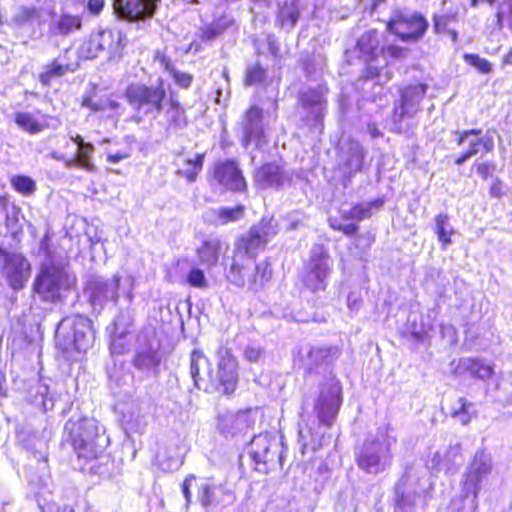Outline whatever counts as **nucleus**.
Returning <instances> with one entry per match:
<instances>
[{"label": "nucleus", "instance_id": "5701e85b", "mask_svg": "<svg viewBox=\"0 0 512 512\" xmlns=\"http://www.w3.org/2000/svg\"><path fill=\"white\" fill-rule=\"evenodd\" d=\"M242 143L245 148L250 143L258 144L264 137L263 113L257 106H251L241 120Z\"/></svg>", "mask_w": 512, "mask_h": 512}, {"label": "nucleus", "instance_id": "20e7f679", "mask_svg": "<svg viewBox=\"0 0 512 512\" xmlns=\"http://www.w3.org/2000/svg\"><path fill=\"white\" fill-rule=\"evenodd\" d=\"M56 345L70 360H77L78 355L85 353L93 344L94 332L91 321L82 315L64 318L56 329Z\"/></svg>", "mask_w": 512, "mask_h": 512}, {"label": "nucleus", "instance_id": "4c0bfd02", "mask_svg": "<svg viewBox=\"0 0 512 512\" xmlns=\"http://www.w3.org/2000/svg\"><path fill=\"white\" fill-rule=\"evenodd\" d=\"M205 154H196L193 158L184 160L183 166L178 170V174L192 183L196 181L198 174L202 171Z\"/></svg>", "mask_w": 512, "mask_h": 512}, {"label": "nucleus", "instance_id": "052dcab7", "mask_svg": "<svg viewBox=\"0 0 512 512\" xmlns=\"http://www.w3.org/2000/svg\"><path fill=\"white\" fill-rule=\"evenodd\" d=\"M154 61L157 62L159 66L169 74H171L172 71L175 69L170 58L159 51L155 54Z\"/></svg>", "mask_w": 512, "mask_h": 512}, {"label": "nucleus", "instance_id": "423d86ee", "mask_svg": "<svg viewBox=\"0 0 512 512\" xmlns=\"http://www.w3.org/2000/svg\"><path fill=\"white\" fill-rule=\"evenodd\" d=\"M128 103L138 113L156 118L163 110L167 92L163 80L155 85L132 84L125 92Z\"/></svg>", "mask_w": 512, "mask_h": 512}, {"label": "nucleus", "instance_id": "9b49d317", "mask_svg": "<svg viewBox=\"0 0 512 512\" xmlns=\"http://www.w3.org/2000/svg\"><path fill=\"white\" fill-rule=\"evenodd\" d=\"M330 271L331 265L327 250L322 245H314L310 251L308 271L303 279L304 285L312 292L325 290Z\"/></svg>", "mask_w": 512, "mask_h": 512}, {"label": "nucleus", "instance_id": "f704fd0d", "mask_svg": "<svg viewBox=\"0 0 512 512\" xmlns=\"http://www.w3.org/2000/svg\"><path fill=\"white\" fill-rule=\"evenodd\" d=\"M15 123L19 128L29 134H37L46 128L45 116L37 112H18L15 114Z\"/></svg>", "mask_w": 512, "mask_h": 512}, {"label": "nucleus", "instance_id": "774afa93", "mask_svg": "<svg viewBox=\"0 0 512 512\" xmlns=\"http://www.w3.org/2000/svg\"><path fill=\"white\" fill-rule=\"evenodd\" d=\"M44 512H74V509L69 505L59 506L57 504H49Z\"/></svg>", "mask_w": 512, "mask_h": 512}, {"label": "nucleus", "instance_id": "f8f14e48", "mask_svg": "<svg viewBox=\"0 0 512 512\" xmlns=\"http://www.w3.org/2000/svg\"><path fill=\"white\" fill-rule=\"evenodd\" d=\"M70 285L67 273L54 265H43L40 274L34 282V290L42 299L55 301L60 297L62 289Z\"/></svg>", "mask_w": 512, "mask_h": 512}, {"label": "nucleus", "instance_id": "c03bdc74", "mask_svg": "<svg viewBox=\"0 0 512 512\" xmlns=\"http://www.w3.org/2000/svg\"><path fill=\"white\" fill-rule=\"evenodd\" d=\"M67 65H63L54 60L51 64L45 67V70L40 74L39 79L43 85H49L54 78L60 77L66 73Z\"/></svg>", "mask_w": 512, "mask_h": 512}, {"label": "nucleus", "instance_id": "f3484780", "mask_svg": "<svg viewBox=\"0 0 512 512\" xmlns=\"http://www.w3.org/2000/svg\"><path fill=\"white\" fill-rule=\"evenodd\" d=\"M160 0H113L115 13L122 19L136 22L150 19Z\"/></svg>", "mask_w": 512, "mask_h": 512}, {"label": "nucleus", "instance_id": "393cba45", "mask_svg": "<svg viewBox=\"0 0 512 512\" xmlns=\"http://www.w3.org/2000/svg\"><path fill=\"white\" fill-rule=\"evenodd\" d=\"M251 425L249 414L245 411L224 412L218 416L217 428L225 436H235L245 432Z\"/></svg>", "mask_w": 512, "mask_h": 512}, {"label": "nucleus", "instance_id": "58836bf2", "mask_svg": "<svg viewBox=\"0 0 512 512\" xmlns=\"http://www.w3.org/2000/svg\"><path fill=\"white\" fill-rule=\"evenodd\" d=\"M82 21L79 16L63 14L53 25V31L57 35L66 36L81 28Z\"/></svg>", "mask_w": 512, "mask_h": 512}, {"label": "nucleus", "instance_id": "7ed1b4c3", "mask_svg": "<svg viewBox=\"0 0 512 512\" xmlns=\"http://www.w3.org/2000/svg\"><path fill=\"white\" fill-rule=\"evenodd\" d=\"M64 432L79 458H97L109 444V439L94 418H82L77 421L69 420L64 426Z\"/></svg>", "mask_w": 512, "mask_h": 512}, {"label": "nucleus", "instance_id": "7c9ffc66", "mask_svg": "<svg viewBox=\"0 0 512 512\" xmlns=\"http://www.w3.org/2000/svg\"><path fill=\"white\" fill-rule=\"evenodd\" d=\"M272 277V269L266 262H260L256 265L249 264L248 275L246 278V287L248 290L257 292L264 288L265 284L270 281Z\"/></svg>", "mask_w": 512, "mask_h": 512}, {"label": "nucleus", "instance_id": "0eeeda50", "mask_svg": "<svg viewBox=\"0 0 512 512\" xmlns=\"http://www.w3.org/2000/svg\"><path fill=\"white\" fill-rule=\"evenodd\" d=\"M340 382L329 376L322 384L314 405V412L319 422L327 427L332 426L342 403Z\"/></svg>", "mask_w": 512, "mask_h": 512}, {"label": "nucleus", "instance_id": "473e14b6", "mask_svg": "<svg viewBox=\"0 0 512 512\" xmlns=\"http://www.w3.org/2000/svg\"><path fill=\"white\" fill-rule=\"evenodd\" d=\"M164 120L167 132H175L186 127V112L178 100L170 98L168 108L164 112Z\"/></svg>", "mask_w": 512, "mask_h": 512}, {"label": "nucleus", "instance_id": "a211bd4d", "mask_svg": "<svg viewBox=\"0 0 512 512\" xmlns=\"http://www.w3.org/2000/svg\"><path fill=\"white\" fill-rule=\"evenodd\" d=\"M120 277L114 275L112 278L93 277L88 285L89 299L94 308H102L108 301L116 302Z\"/></svg>", "mask_w": 512, "mask_h": 512}, {"label": "nucleus", "instance_id": "72a5a7b5", "mask_svg": "<svg viewBox=\"0 0 512 512\" xmlns=\"http://www.w3.org/2000/svg\"><path fill=\"white\" fill-rule=\"evenodd\" d=\"M223 243L218 238H209L197 249L199 263L206 268L215 266L219 260Z\"/></svg>", "mask_w": 512, "mask_h": 512}, {"label": "nucleus", "instance_id": "dca6fc26", "mask_svg": "<svg viewBox=\"0 0 512 512\" xmlns=\"http://www.w3.org/2000/svg\"><path fill=\"white\" fill-rule=\"evenodd\" d=\"M120 37L111 30H100L92 33L80 47V55L86 59L96 58L100 53L114 55L119 51Z\"/></svg>", "mask_w": 512, "mask_h": 512}, {"label": "nucleus", "instance_id": "39448f33", "mask_svg": "<svg viewBox=\"0 0 512 512\" xmlns=\"http://www.w3.org/2000/svg\"><path fill=\"white\" fill-rule=\"evenodd\" d=\"M492 470V459L485 451H477L473 461L463 475L460 499L453 500L451 509L455 512H476L481 483Z\"/></svg>", "mask_w": 512, "mask_h": 512}, {"label": "nucleus", "instance_id": "bf43d9fd", "mask_svg": "<svg viewBox=\"0 0 512 512\" xmlns=\"http://www.w3.org/2000/svg\"><path fill=\"white\" fill-rule=\"evenodd\" d=\"M223 29L220 24H212L207 26L201 32V39L203 41H212L216 39L221 33Z\"/></svg>", "mask_w": 512, "mask_h": 512}, {"label": "nucleus", "instance_id": "de8ad7c7", "mask_svg": "<svg viewBox=\"0 0 512 512\" xmlns=\"http://www.w3.org/2000/svg\"><path fill=\"white\" fill-rule=\"evenodd\" d=\"M407 53V49L396 46L389 45L386 48H381L379 56L383 59V65L380 64V68L388 69L387 66L390 64L389 59H402L405 57Z\"/></svg>", "mask_w": 512, "mask_h": 512}, {"label": "nucleus", "instance_id": "e2e57ef3", "mask_svg": "<svg viewBox=\"0 0 512 512\" xmlns=\"http://www.w3.org/2000/svg\"><path fill=\"white\" fill-rule=\"evenodd\" d=\"M195 481V476L194 475H188L185 480L183 481V484H182V493L184 495V498L186 500V503L187 505L191 502V492H190V488L193 484V482Z\"/></svg>", "mask_w": 512, "mask_h": 512}, {"label": "nucleus", "instance_id": "c756f323", "mask_svg": "<svg viewBox=\"0 0 512 512\" xmlns=\"http://www.w3.org/2000/svg\"><path fill=\"white\" fill-rule=\"evenodd\" d=\"M132 319L130 316L119 315L114 323V329L112 333V340L110 344V350L112 354H123L128 346L129 342L127 340L128 335V326L131 325Z\"/></svg>", "mask_w": 512, "mask_h": 512}, {"label": "nucleus", "instance_id": "ddd939ff", "mask_svg": "<svg viewBox=\"0 0 512 512\" xmlns=\"http://www.w3.org/2000/svg\"><path fill=\"white\" fill-rule=\"evenodd\" d=\"M0 258L3 260V275L9 286L14 290L24 288L30 277V263L19 253H9L0 247Z\"/></svg>", "mask_w": 512, "mask_h": 512}, {"label": "nucleus", "instance_id": "f03ea898", "mask_svg": "<svg viewBox=\"0 0 512 512\" xmlns=\"http://www.w3.org/2000/svg\"><path fill=\"white\" fill-rule=\"evenodd\" d=\"M389 425L379 427L375 434L370 435L356 454L357 464L363 471L377 475L390 467L392 463L391 448L397 439L391 433Z\"/></svg>", "mask_w": 512, "mask_h": 512}, {"label": "nucleus", "instance_id": "13d9d810", "mask_svg": "<svg viewBox=\"0 0 512 512\" xmlns=\"http://www.w3.org/2000/svg\"><path fill=\"white\" fill-rule=\"evenodd\" d=\"M170 76L173 78L176 85L184 89L189 88L193 81V76L191 74L181 72L176 68L172 71Z\"/></svg>", "mask_w": 512, "mask_h": 512}, {"label": "nucleus", "instance_id": "4be33fe9", "mask_svg": "<svg viewBox=\"0 0 512 512\" xmlns=\"http://www.w3.org/2000/svg\"><path fill=\"white\" fill-rule=\"evenodd\" d=\"M337 350L331 347H307L300 350L299 358L295 361L304 369L305 373L312 374L318 369H325L335 358Z\"/></svg>", "mask_w": 512, "mask_h": 512}, {"label": "nucleus", "instance_id": "5fc2aeb1", "mask_svg": "<svg viewBox=\"0 0 512 512\" xmlns=\"http://www.w3.org/2000/svg\"><path fill=\"white\" fill-rule=\"evenodd\" d=\"M410 472L411 474L415 475L413 478L407 481L406 486L411 488H417L419 490V493L421 492V480L425 476L424 470L419 467H415L413 465H407L405 467L404 473L407 474Z\"/></svg>", "mask_w": 512, "mask_h": 512}, {"label": "nucleus", "instance_id": "2f4dec72", "mask_svg": "<svg viewBox=\"0 0 512 512\" xmlns=\"http://www.w3.org/2000/svg\"><path fill=\"white\" fill-rule=\"evenodd\" d=\"M122 425L126 432L143 433L147 420L138 403H132L122 412Z\"/></svg>", "mask_w": 512, "mask_h": 512}, {"label": "nucleus", "instance_id": "1a4fd4ad", "mask_svg": "<svg viewBox=\"0 0 512 512\" xmlns=\"http://www.w3.org/2000/svg\"><path fill=\"white\" fill-rule=\"evenodd\" d=\"M276 233L272 220L263 218L238 240L235 255L252 260Z\"/></svg>", "mask_w": 512, "mask_h": 512}, {"label": "nucleus", "instance_id": "603ef678", "mask_svg": "<svg viewBox=\"0 0 512 512\" xmlns=\"http://www.w3.org/2000/svg\"><path fill=\"white\" fill-rule=\"evenodd\" d=\"M266 77L265 70L258 64L248 66L245 74V84L255 85L261 83Z\"/></svg>", "mask_w": 512, "mask_h": 512}, {"label": "nucleus", "instance_id": "ea45409f", "mask_svg": "<svg viewBox=\"0 0 512 512\" xmlns=\"http://www.w3.org/2000/svg\"><path fill=\"white\" fill-rule=\"evenodd\" d=\"M384 204L382 199H376L368 203H361L354 206L344 214L345 219H355L358 221L369 218L372 215V209H378Z\"/></svg>", "mask_w": 512, "mask_h": 512}, {"label": "nucleus", "instance_id": "338daca9", "mask_svg": "<svg viewBox=\"0 0 512 512\" xmlns=\"http://www.w3.org/2000/svg\"><path fill=\"white\" fill-rule=\"evenodd\" d=\"M332 227L336 230L342 231L347 236H352L357 233L358 226L356 224H339V225H332Z\"/></svg>", "mask_w": 512, "mask_h": 512}, {"label": "nucleus", "instance_id": "9d476101", "mask_svg": "<svg viewBox=\"0 0 512 512\" xmlns=\"http://www.w3.org/2000/svg\"><path fill=\"white\" fill-rule=\"evenodd\" d=\"M456 143L463 148L462 153L455 159L456 165H462L480 152L489 153L494 149V133L486 131L482 135L480 129L456 131Z\"/></svg>", "mask_w": 512, "mask_h": 512}, {"label": "nucleus", "instance_id": "a19ab883", "mask_svg": "<svg viewBox=\"0 0 512 512\" xmlns=\"http://www.w3.org/2000/svg\"><path fill=\"white\" fill-rule=\"evenodd\" d=\"M82 106L91 109L93 112L111 111L115 112V114L117 115L122 114V112L120 111V103L111 99H101L96 101L90 96H85L82 101Z\"/></svg>", "mask_w": 512, "mask_h": 512}, {"label": "nucleus", "instance_id": "6e6d98bb", "mask_svg": "<svg viewBox=\"0 0 512 512\" xmlns=\"http://www.w3.org/2000/svg\"><path fill=\"white\" fill-rule=\"evenodd\" d=\"M187 282L196 288L208 287L204 272L199 268H192L187 274Z\"/></svg>", "mask_w": 512, "mask_h": 512}, {"label": "nucleus", "instance_id": "680f3d73", "mask_svg": "<svg viewBox=\"0 0 512 512\" xmlns=\"http://www.w3.org/2000/svg\"><path fill=\"white\" fill-rule=\"evenodd\" d=\"M262 354V349L256 346H248L244 352L245 358L252 363L258 362L262 357Z\"/></svg>", "mask_w": 512, "mask_h": 512}, {"label": "nucleus", "instance_id": "412c9836", "mask_svg": "<svg viewBox=\"0 0 512 512\" xmlns=\"http://www.w3.org/2000/svg\"><path fill=\"white\" fill-rule=\"evenodd\" d=\"M365 154L366 152L359 142L350 140L343 143L338 155V169L345 177L351 178L361 171Z\"/></svg>", "mask_w": 512, "mask_h": 512}, {"label": "nucleus", "instance_id": "6ab92c4d", "mask_svg": "<svg viewBox=\"0 0 512 512\" xmlns=\"http://www.w3.org/2000/svg\"><path fill=\"white\" fill-rule=\"evenodd\" d=\"M328 88L323 84L309 86L300 93V102L303 107L310 110L316 126H322L327 109Z\"/></svg>", "mask_w": 512, "mask_h": 512}, {"label": "nucleus", "instance_id": "4468645a", "mask_svg": "<svg viewBox=\"0 0 512 512\" xmlns=\"http://www.w3.org/2000/svg\"><path fill=\"white\" fill-rule=\"evenodd\" d=\"M428 23L420 14H398L387 22V29L403 41H417L426 32Z\"/></svg>", "mask_w": 512, "mask_h": 512}, {"label": "nucleus", "instance_id": "864d4df0", "mask_svg": "<svg viewBox=\"0 0 512 512\" xmlns=\"http://www.w3.org/2000/svg\"><path fill=\"white\" fill-rule=\"evenodd\" d=\"M464 60L467 64L475 67L481 73H489L492 70L490 62L476 54H465Z\"/></svg>", "mask_w": 512, "mask_h": 512}, {"label": "nucleus", "instance_id": "6e6552de", "mask_svg": "<svg viewBox=\"0 0 512 512\" xmlns=\"http://www.w3.org/2000/svg\"><path fill=\"white\" fill-rule=\"evenodd\" d=\"M357 49L365 56L367 62L366 78L375 79L378 84H384L392 79L390 69L380 68L379 39L375 30L367 31L358 39Z\"/></svg>", "mask_w": 512, "mask_h": 512}, {"label": "nucleus", "instance_id": "bb28decb", "mask_svg": "<svg viewBox=\"0 0 512 512\" xmlns=\"http://www.w3.org/2000/svg\"><path fill=\"white\" fill-rule=\"evenodd\" d=\"M415 475L408 472L403 474L401 478L394 485V506L396 509L403 510L407 507L415 505L418 499L419 490L417 488L407 487V481L413 478Z\"/></svg>", "mask_w": 512, "mask_h": 512}, {"label": "nucleus", "instance_id": "69168bd1", "mask_svg": "<svg viewBox=\"0 0 512 512\" xmlns=\"http://www.w3.org/2000/svg\"><path fill=\"white\" fill-rule=\"evenodd\" d=\"M105 6V0H88V11L93 15H98Z\"/></svg>", "mask_w": 512, "mask_h": 512}, {"label": "nucleus", "instance_id": "79ce46f5", "mask_svg": "<svg viewBox=\"0 0 512 512\" xmlns=\"http://www.w3.org/2000/svg\"><path fill=\"white\" fill-rule=\"evenodd\" d=\"M245 207L237 205L235 207H220L213 210V214L217 217V224L226 225L230 222L240 220L244 215Z\"/></svg>", "mask_w": 512, "mask_h": 512}, {"label": "nucleus", "instance_id": "f257e3e1", "mask_svg": "<svg viewBox=\"0 0 512 512\" xmlns=\"http://www.w3.org/2000/svg\"><path fill=\"white\" fill-rule=\"evenodd\" d=\"M218 370L216 376L213 377L210 371L209 360L205 355L193 350L190 359V374L195 387L208 390L206 386L209 382L210 386L223 394H231L235 391L238 382V364L235 357L226 348L218 351Z\"/></svg>", "mask_w": 512, "mask_h": 512}, {"label": "nucleus", "instance_id": "c85d7f7f", "mask_svg": "<svg viewBox=\"0 0 512 512\" xmlns=\"http://www.w3.org/2000/svg\"><path fill=\"white\" fill-rule=\"evenodd\" d=\"M255 180L262 188H280L288 178L279 165L268 163L258 169Z\"/></svg>", "mask_w": 512, "mask_h": 512}, {"label": "nucleus", "instance_id": "3c124183", "mask_svg": "<svg viewBox=\"0 0 512 512\" xmlns=\"http://www.w3.org/2000/svg\"><path fill=\"white\" fill-rule=\"evenodd\" d=\"M299 18V12L295 6H287L280 10L279 19L284 28L292 29Z\"/></svg>", "mask_w": 512, "mask_h": 512}, {"label": "nucleus", "instance_id": "8fccbe9b", "mask_svg": "<svg viewBox=\"0 0 512 512\" xmlns=\"http://www.w3.org/2000/svg\"><path fill=\"white\" fill-rule=\"evenodd\" d=\"M468 362V370L477 378L487 379L493 374L492 367L481 360H468Z\"/></svg>", "mask_w": 512, "mask_h": 512}, {"label": "nucleus", "instance_id": "37998d69", "mask_svg": "<svg viewBox=\"0 0 512 512\" xmlns=\"http://www.w3.org/2000/svg\"><path fill=\"white\" fill-rule=\"evenodd\" d=\"M457 407H454L451 416L458 420L462 425H467L475 413L474 405L467 399L461 397L457 400Z\"/></svg>", "mask_w": 512, "mask_h": 512}, {"label": "nucleus", "instance_id": "cd10ccee", "mask_svg": "<svg viewBox=\"0 0 512 512\" xmlns=\"http://www.w3.org/2000/svg\"><path fill=\"white\" fill-rule=\"evenodd\" d=\"M231 498V493L223 485L203 483L199 486L198 499L205 508L216 507Z\"/></svg>", "mask_w": 512, "mask_h": 512}, {"label": "nucleus", "instance_id": "e433bc0d", "mask_svg": "<svg viewBox=\"0 0 512 512\" xmlns=\"http://www.w3.org/2000/svg\"><path fill=\"white\" fill-rule=\"evenodd\" d=\"M434 231L441 248L446 250L452 244V236L456 233L447 213H440L434 218Z\"/></svg>", "mask_w": 512, "mask_h": 512}, {"label": "nucleus", "instance_id": "4d7b16f0", "mask_svg": "<svg viewBox=\"0 0 512 512\" xmlns=\"http://www.w3.org/2000/svg\"><path fill=\"white\" fill-rule=\"evenodd\" d=\"M457 17V11L446 13L439 16H434V28L437 32L445 31L448 27L449 22L455 21Z\"/></svg>", "mask_w": 512, "mask_h": 512}, {"label": "nucleus", "instance_id": "2eb2a0df", "mask_svg": "<svg viewBox=\"0 0 512 512\" xmlns=\"http://www.w3.org/2000/svg\"><path fill=\"white\" fill-rule=\"evenodd\" d=\"M212 181L225 190L243 192L247 183L235 160L218 161L213 166Z\"/></svg>", "mask_w": 512, "mask_h": 512}, {"label": "nucleus", "instance_id": "0e129e2a", "mask_svg": "<svg viewBox=\"0 0 512 512\" xmlns=\"http://www.w3.org/2000/svg\"><path fill=\"white\" fill-rule=\"evenodd\" d=\"M493 168V165L489 162H481L476 165L477 174H479L483 179L488 178L492 173Z\"/></svg>", "mask_w": 512, "mask_h": 512}, {"label": "nucleus", "instance_id": "09e8293b", "mask_svg": "<svg viewBox=\"0 0 512 512\" xmlns=\"http://www.w3.org/2000/svg\"><path fill=\"white\" fill-rule=\"evenodd\" d=\"M14 189L24 195L32 194L35 189V182L28 176L18 175L11 179Z\"/></svg>", "mask_w": 512, "mask_h": 512}, {"label": "nucleus", "instance_id": "c9c22d12", "mask_svg": "<svg viewBox=\"0 0 512 512\" xmlns=\"http://www.w3.org/2000/svg\"><path fill=\"white\" fill-rule=\"evenodd\" d=\"M249 264H252L251 259L235 255L227 272L228 281L237 287H245L247 283L246 278L248 275Z\"/></svg>", "mask_w": 512, "mask_h": 512}, {"label": "nucleus", "instance_id": "aec40b11", "mask_svg": "<svg viewBox=\"0 0 512 512\" xmlns=\"http://www.w3.org/2000/svg\"><path fill=\"white\" fill-rule=\"evenodd\" d=\"M249 454L256 465L273 464L276 457L279 465L283 464V455L279 451V445L277 442H271L268 434H259L252 439Z\"/></svg>", "mask_w": 512, "mask_h": 512}, {"label": "nucleus", "instance_id": "a878e982", "mask_svg": "<svg viewBox=\"0 0 512 512\" xmlns=\"http://www.w3.org/2000/svg\"><path fill=\"white\" fill-rule=\"evenodd\" d=\"M161 358L156 348L151 345L136 349L132 364L146 376L156 375L160 366Z\"/></svg>", "mask_w": 512, "mask_h": 512}, {"label": "nucleus", "instance_id": "49530a36", "mask_svg": "<svg viewBox=\"0 0 512 512\" xmlns=\"http://www.w3.org/2000/svg\"><path fill=\"white\" fill-rule=\"evenodd\" d=\"M33 402L35 405L41 407L44 411L51 410L54 406V401L49 397V388L45 384H38L36 394Z\"/></svg>", "mask_w": 512, "mask_h": 512}, {"label": "nucleus", "instance_id": "b1692460", "mask_svg": "<svg viewBox=\"0 0 512 512\" xmlns=\"http://www.w3.org/2000/svg\"><path fill=\"white\" fill-rule=\"evenodd\" d=\"M426 85L417 84L405 88L401 93V104L395 109V115L401 121L404 117L414 116L419 108V104L426 93Z\"/></svg>", "mask_w": 512, "mask_h": 512}, {"label": "nucleus", "instance_id": "a18cd8bd", "mask_svg": "<svg viewBox=\"0 0 512 512\" xmlns=\"http://www.w3.org/2000/svg\"><path fill=\"white\" fill-rule=\"evenodd\" d=\"M94 152V146L91 143H87L86 145L77 149L75 155L79 158L80 168L85 169L88 172H93L95 170V165L92 162V154Z\"/></svg>", "mask_w": 512, "mask_h": 512}]
</instances>
